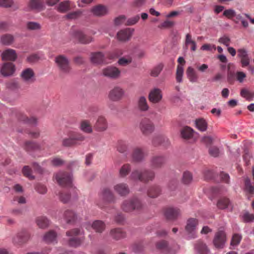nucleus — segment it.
<instances>
[{"label": "nucleus", "instance_id": "1", "mask_svg": "<svg viewBox=\"0 0 254 254\" xmlns=\"http://www.w3.org/2000/svg\"><path fill=\"white\" fill-rule=\"evenodd\" d=\"M143 207L141 201L136 197H133L124 200L121 205L123 211L130 212L133 211L141 210Z\"/></svg>", "mask_w": 254, "mask_h": 254}, {"label": "nucleus", "instance_id": "2", "mask_svg": "<svg viewBox=\"0 0 254 254\" xmlns=\"http://www.w3.org/2000/svg\"><path fill=\"white\" fill-rule=\"evenodd\" d=\"M155 172L151 170L145 169L143 171L135 170L132 172L130 178L132 180H139L147 183L149 181H153L155 178Z\"/></svg>", "mask_w": 254, "mask_h": 254}, {"label": "nucleus", "instance_id": "3", "mask_svg": "<svg viewBox=\"0 0 254 254\" xmlns=\"http://www.w3.org/2000/svg\"><path fill=\"white\" fill-rule=\"evenodd\" d=\"M81 234V230L77 228L67 231L66 232V236L71 237L68 242V245L75 248L79 246L83 242L84 237L78 238L77 236L80 235Z\"/></svg>", "mask_w": 254, "mask_h": 254}, {"label": "nucleus", "instance_id": "4", "mask_svg": "<svg viewBox=\"0 0 254 254\" xmlns=\"http://www.w3.org/2000/svg\"><path fill=\"white\" fill-rule=\"evenodd\" d=\"M85 137L78 132H71L68 134V137L64 138L62 140V145L65 147H71L77 145L78 142H82Z\"/></svg>", "mask_w": 254, "mask_h": 254}, {"label": "nucleus", "instance_id": "5", "mask_svg": "<svg viewBox=\"0 0 254 254\" xmlns=\"http://www.w3.org/2000/svg\"><path fill=\"white\" fill-rule=\"evenodd\" d=\"M100 196L105 202V204L98 203V206L101 209H104L106 203H114L116 201V197L110 189L108 188H103L100 193Z\"/></svg>", "mask_w": 254, "mask_h": 254}, {"label": "nucleus", "instance_id": "6", "mask_svg": "<svg viewBox=\"0 0 254 254\" xmlns=\"http://www.w3.org/2000/svg\"><path fill=\"white\" fill-rule=\"evenodd\" d=\"M55 178L57 183L61 186L66 187H71L72 186V178L70 173L60 172L55 175Z\"/></svg>", "mask_w": 254, "mask_h": 254}, {"label": "nucleus", "instance_id": "7", "mask_svg": "<svg viewBox=\"0 0 254 254\" xmlns=\"http://www.w3.org/2000/svg\"><path fill=\"white\" fill-rule=\"evenodd\" d=\"M71 38L82 44H88L90 43L93 38L84 34L81 30L78 29H71L69 33Z\"/></svg>", "mask_w": 254, "mask_h": 254}, {"label": "nucleus", "instance_id": "8", "mask_svg": "<svg viewBox=\"0 0 254 254\" xmlns=\"http://www.w3.org/2000/svg\"><path fill=\"white\" fill-rule=\"evenodd\" d=\"M31 235L26 229H22L12 238V243L15 245L21 246L26 243L30 239Z\"/></svg>", "mask_w": 254, "mask_h": 254}, {"label": "nucleus", "instance_id": "9", "mask_svg": "<svg viewBox=\"0 0 254 254\" xmlns=\"http://www.w3.org/2000/svg\"><path fill=\"white\" fill-rule=\"evenodd\" d=\"M55 62L60 71L63 73L68 74L70 72L71 67L69 65V62L66 57L59 55L56 57Z\"/></svg>", "mask_w": 254, "mask_h": 254}, {"label": "nucleus", "instance_id": "10", "mask_svg": "<svg viewBox=\"0 0 254 254\" xmlns=\"http://www.w3.org/2000/svg\"><path fill=\"white\" fill-rule=\"evenodd\" d=\"M139 128L143 134L148 135L154 131L155 127L150 119L145 118L140 121Z\"/></svg>", "mask_w": 254, "mask_h": 254}, {"label": "nucleus", "instance_id": "11", "mask_svg": "<svg viewBox=\"0 0 254 254\" xmlns=\"http://www.w3.org/2000/svg\"><path fill=\"white\" fill-rule=\"evenodd\" d=\"M226 241V235L223 230H218L215 234L213 240L214 246L218 249H222L224 247Z\"/></svg>", "mask_w": 254, "mask_h": 254}, {"label": "nucleus", "instance_id": "12", "mask_svg": "<svg viewBox=\"0 0 254 254\" xmlns=\"http://www.w3.org/2000/svg\"><path fill=\"white\" fill-rule=\"evenodd\" d=\"M148 97L151 103L153 104L159 103L163 98L162 91L158 88H154L150 90Z\"/></svg>", "mask_w": 254, "mask_h": 254}, {"label": "nucleus", "instance_id": "13", "mask_svg": "<svg viewBox=\"0 0 254 254\" xmlns=\"http://www.w3.org/2000/svg\"><path fill=\"white\" fill-rule=\"evenodd\" d=\"M124 94L125 91L123 88L119 86H115L110 91L108 97L110 100L117 102L121 100Z\"/></svg>", "mask_w": 254, "mask_h": 254}, {"label": "nucleus", "instance_id": "14", "mask_svg": "<svg viewBox=\"0 0 254 254\" xmlns=\"http://www.w3.org/2000/svg\"><path fill=\"white\" fill-rule=\"evenodd\" d=\"M93 127L96 131L98 132L106 131L108 128V123L106 118L102 116H99Z\"/></svg>", "mask_w": 254, "mask_h": 254}, {"label": "nucleus", "instance_id": "15", "mask_svg": "<svg viewBox=\"0 0 254 254\" xmlns=\"http://www.w3.org/2000/svg\"><path fill=\"white\" fill-rule=\"evenodd\" d=\"M198 223V220L195 218H191L188 220L186 226V231L188 234L190 235V238L195 237V232Z\"/></svg>", "mask_w": 254, "mask_h": 254}, {"label": "nucleus", "instance_id": "16", "mask_svg": "<svg viewBox=\"0 0 254 254\" xmlns=\"http://www.w3.org/2000/svg\"><path fill=\"white\" fill-rule=\"evenodd\" d=\"M166 162V158L162 155L153 156L150 160V166L154 168H161Z\"/></svg>", "mask_w": 254, "mask_h": 254}, {"label": "nucleus", "instance_id": "17", "mask_svg": "<svg viewBox=\"0 0 254 254\" xmlns=\"http://www.w3.org/2000/svg\"><path fill=\"white\" fill-rule=\"evenodd\" d=\"M114 191L121 196H126L129 193V189L128 185L125 183H120L116 184L113 187Z\"/></svg>", "mask_w": 254, "mask_h": 254}, {"label": "nucleus", "instance_id": "18", "mask_svg": "<svg viewBox=\"0 0 254 254\" xmlns=\"http://www.w3.org/2000/svg\"><path fill=\"white\" fill-rule=\"evenodd\" d=\"M146 154L143 149L140 147H136L133 148L131 154V158L135 162H140L144 160Z\"/></svg>", "mask_w": 254, "mask_h": 254}, {"label": "nucleus", "instance_id": "19", "mask_svg": "<svg viewBox=\"0 0 254 254\" xmlns=\"http://www.w3.org/2000/svg\"><path fill=\"white\" fill-rule=\"evenodd\" d=\"M102 73L105 76L111 78H116L119 76L120 71L116 67L109 66L104 68Z\"/></svg>", "mask_w": 254, "mask_h": 254}, {"label": "nucleus", "instance_id": "20", "mask_svg": "<svg viewBox=\"0 0 254 254\" xmlns=\"http://www.w3.org/2000/svg\"><path fill=\"white\" fill-rule=\"evenodd\" d=\"M181 211L177 208L168 207L165 209L164 215L169 220H174L180 215Z\"/></svg>", "mask_w": 254, "mask_h": 254}, {"label": "nucleus", "instance_id": "21", "mask_svg": "<svg viewBox=\"0 0 254 254\" xmlns=\"http://www.w3.org/2000/svg\"><path fill=\"white\" fill-rule=\"evenodd\" d=\"M133 30L130 28H127L119 31L117 34V38L118 40L122 42L128 41L131 38Z\"/></svg>", "mask_w": 254, "mask_h": 254}, {"label": "nucleus", "instance_id": "22", "mask_svg": "<svg viewBox=\"0 0 254 254\" xmlns=\"http://www.w3.org/2000/svg\"><path fill=\"white\" fill-rule=\"evenodd\" d=\"M35 73L33 70L30 68L24 69L21 73L22 79L27 82H33L34 81Z\"/></svg>", "mask_w": 254, "mask_h": 254}, {"label": "nucleus", "instance_id": "23", "mask_svg": "<svg viewBox=\"0 0 254 254\" xmlns=\"http://www.w3.org/2000/svg\"><path fill=\"white\" fill-rule=\"evenodd\" d=\"M91 11L96 16L104 15L109 14L108 8L106 6L101 4L93 6L91 8Z\"/></svg>", "mask_w": 254, "mask_h": 254}, {"label": "nucleus", "instance_id": "24", "mask_svg": "<svg viewBox=\"0 0 254 254\" xmlns=\"http://www.w3.org/2000/svg\"><path fill=\"white\" fill-rule=\"evenodd\" d=\"M90 60L94 64H106L105 55L100 52L92 53L91 54Z\"/></svg>", "mask_w": 254, "mask_h": 254}, {"label": "nucleus", "instance_id": "25", "mask_svg": "<svg viewBox=\"0 0 254 254\" xmlns=\"http://www.w3.org/2000/svg\"><path fill=\"white\" fill-rule=\"evenodd\" d=\"M15 71V66L11 63H4L1 67L0 72L4 76L11 75Z\"/></svg>", "mask_w": 254, "mask_h": 254}, {"label": "nucleus", "instance_id": "26", "mask_svg": "<svg viewBox=\"0 0 254 254\" xmlns=\"http://www.w3.org/2000/svg\"><path fill=\"white\" fill-rule=\"evenodd\" d=\"M16 58L17 54L15 51L13 49H7L2 54V59L3 61H14Z\"/></svg>", "mask_w": 254, "mask_h": 254}, {"label": "nucleus", "instance_id": "27", "mask_svg": "<svg viewBox=\"0 0 254 254\" xmlns=\"http://www.w3.org/2000/svg\"><path fill=\"white\" fill-rule=\"evenodd\" d=\"M186 74L190 82L195 83L198 81V75L195 69L191 66H189L187 68Z\"/></svg>", "mask_w": 254, "mask_h": 254}, {"label": "nucleus", "instance_id": "28", "mask_svg": "<svg viewBox=\"0 0 254 254\" xmlns=\"http://www.w3.org/2000/svg\"><path fill=\"white\" fill-rule=\"evenodd\" d=\"M137 108L141 112H146L149 109V106L145 97L140 96L137 102Z\"/></svg>", "mask_w": 254, "mask_h": 254}, {"label": "nucleus", "instance_id": "29", "mask_svg": "<svg viewBox=\"0 0 254 254\" xmlns=\"http://www.w3.org/2000/svg\"><path fill=\"white\" fill-rule=\"evenodd\" d=\"M110 235L113 239L116 240H119L126 237L125 232L120 228H115L111 230Z\"/></svg>", "mask_w": 254, "mask_h": 254}, {"label": "nucleus", "instance_id": "30", "mask_svg": "<svg viewBox=\"0 0 254 254\" xmlns=\"http://www.w3.org/2000/svg\"><path fill=\"white\" fill-rule=\"evenodd\" d=\"M57 234L53 230H51L47 232L43 237V240L48 244L53 243H57Z\"/></svg>", "mask_w": 254, "mask_h": 254}, {"label": "nucleus", "instance_id": "31", "mask_svg": "<svg viewBox=\"0 0 254 254\" xmlns=\"http://www.w3.org/2000/svg\"><path fill=\"white\" fill-rule=\"evenodd\" d=\"M161 187L159 186L153 185L148 188L147 195L151 198H156L161 194Z\"/></svg>", "mask_w": 254, "mask_h": 254}, {"label": "nucleus", "instance_id": "32", "mask_svg": "<svg viewBox=\"0 0 254 254\" xmlns=\"http://www.w3.org/2000/svg\"><path fill=\"white\" fill-rule=\"evenodd\" d=\"M92 228L96 232L102 233L105 229L106 225L105 223L99 220L93 221L91 224Z\"/></svg>", "mask_w": 254, "mask_h": 254}, {"label": "nucleus", "instance_id": "33", "mask_svg": "<svg viewBox=\"0 0 254 254\" xmlns=\"http://www.w3.org/2000/svg\"><path fill=\"white\" fill-rule=\"evenodd\" d=\"M74 5L69 0H65L59 3L58 10L61 12H65L71 9Z\"/></svg>", "mask_w": 254, "mask_h": 254}, {"label": "nucleus", "instance_id": "34", "mask_svg": "<svg viewBox=\"0 0 254 254\" xmlns=\"http://www.w3.org/2000/svg\"><path fill=\"white\" fill-rule=\"evenodd\" d=\"M152 143L154 146L162 145L167 147L170 145V141L168 138L163 136H159L153 138Z\"/></svg>", "mask_w": 254, "mask_h": 254}, {"label": "nucleus", "instance_id": "35", "mask_svg": "<svg viewBox=\"0 0 254 254\" xmlns=\"http://www.w3.org/2000/svg\"><path fill=\"white\" fill-rule=\"evenodd\" d=\"M23 148L26 151L31 152L40 149V146L37 142L32 141H26L24 144Z\"/></svg>", "mask_w": 254, "mask_h": 254}, {"label": "nucleus", "instance_id": "36", "mask_svg": "<svg viewBox=\"0 0 254 254\" xmlns=\"http://www.w3.org/2000/svg\"><path fill=\"white\" fill-rule=\"evenodd\" d=\"M195 248L200 254H208L210 252L206 245L201 241L197 242Z\"/></svg>", "mask_w": 254, "mask_h": 254}, {"label": "nucleus", "instance_id": "37", "mask_svg": "<svg viewBox=\"0 0 254 254\" xmlns=\"http://www.w3.org/2000/svg\"><path fill=\"white\" fill-rule=\"evenodd\" d=\"M117 149L120 153L124 154L127 156L128 152V144L125 141L119 140L118 142Z\"/></svg>", "mask_w": 254, "mask_h": 254}, {"label": "nucleus", "instance_id": "38", "mask_svg": "<svg viewBox=\"0 0 254 254\" xmlns=\"http://www.w3.org/2000/svg\"><path fill=\"white\" fill-rule=\"evenodd\" d=\"M29 6L32 9L41 11L44 7V3L43 0H31Z\"/></svg>", "mask_w": 254, "mask_h": 254}, {"label": "nucleus", "instance_id": "39", "mask_svg": "<svg viewBox=\"0 0 254 254\" xmlns=\"http://www.w3.org/2000/svg\"><path fill=\"white\" fill-rule=\"evenodd\" d=\"M64 218L67 223L70 224L75 221L76 215L73 211L67 210L64 213Z\"/></svg>", "mask_w": 254, "mask_h": 254}, {"label": "nucleus", "instance_id": "40", "mask_svg": "<svg viewBox=\"0 0 254 254\" xmlns=\"http://www.w3.org/2000/svg\"><path fill=\"white\" fill-rule=\"evenodd\" d=\"M193 129L189 127H185L183 128L181 131V134L182 138L185 139H189L193 136Z\"/></svg>", "mask_w": 254, "mask_h": 254}, {"label": "nucleus", "instance_id": "41", "mask_svg": "<svg viewBox=\"0 0 254 254\" xmlns=\"http://www.w3.org/2000/svg\"><path fill=\"white\" fill-rule=\"evenodd\" d=\"M80 129L85 133H91L93 129L90 122L87 120H83L80 123Z\"/></svg>", "mask_w": 254, "mask_h": 254}, {"label": "nucleus", "instance_id": "42", "mask_svg": "<svg viewBox=\"0 0 254 254\" xmlns=\"http://www.w3.org/2000/svg\"><path fill=\"white\" fill-rule=\"evenodd\" d=\"M207 122L203 118L196 119L195 120L196 127L201 131H205L207 129Z\"/></svg>", "mask_w": 254, "mask_h": 254}, {"label": "nucleus", "instance_id": "43", "mask_svg": "<svg viewBox=\"0 0 254 254\" xmlns=\"http://www.w3.org/2000/svg\"><path fill=\"white\" fill-rule=\"evenodd\" d=\"M36 222L38 227L44 229L49 225V220L44 216H40L37 218Z\"/></svg>", "mask_w": 254, "mask_h": 254}, {"label": "nucleus", "instance_id": "44", "mask_svg": "<svg viewBox=\"0 0 254 254\" xmlns=\"http://www.w3.org/2000/svg\"><path fill=\"white\" fill-rule=\"evenodd\" d=\"M131 171V165L128 164H124L119 170V176L121 178H124L129 174Z\"/></svg>", "mask_w": 254, "mask_h": 254}, {"label": "nucleus", "instance_id": "45", "mask_svg": "<svg viewBox=\"0 0 254 254\" xmlns=\"http://www.w3.org/2000/svg\"><path fill=\"white\" fill-rule=\"evenodd\" d=\"M240 95L248 101H252L254 98V92H251L246 88H243L241 90Z\"/></svg>", "mask_w": 254, "mask_h": 254}, {"label": "nucleus", "instance_id": "46", "mask_svg": "<svg viewBox=\"0 0 254 254\" xmlns=\"http://www.w3.org/2000/svg\"><path fill=\"white\" fill-rule=\"evenodd\" d=\"M124 54V51L121 49H116L112 51L109 52L107 55V57L110 60L116 59Z\"/></svg>", "mask_w": 254, "mask_h": 254}, {"label": "nucleus", "instance_id": "47", "mask_svg": "<svg viewBox=\"0 0 254 254\" xmlns=\"http://www.w3.org/2000/svg\"><path fill=\"white\" fill-rule=\"evenodd\" d=\"M164 64L162 63H159L156 66H155L151 70L150 75L154 77L158 76L161 71L164 68Z\"/></svg>", "mask_w": 254, "mask_h": 254}, {"label": "nucleus", "instance_id": "48", "mask_svg": "<svg viewBox=\"0 0 254 254\" xmlns=\"http://www.w3.org/2000/svg\"><path fill=\"white\" fill-rule=\"evenodd\" d=\"M156 248L163 253H170L167 243L165 241H161L156 244Z\"/></svg>", "mask_w": 254, "mask_h": 254}, {"label": "nucleus", "instance_id": "49", "mask_svg": "<svg viewBox=\"0 0 254 254\" xmlns=\"http://www.w3.org/2000/svg\"><path fill=\"white\" fill-rule=\"evenodd\" d=\"M229 204V199L226 197H222L218 200L217 203V206L218 208L224 209L226 208Z\"/></svg>", "mask_w": 254, "mask_h": 254}, {"label": "nucleus", "instance_id": "50", "mask_svg": "<svg viewBox=\"0 0 254 254\" xmlns=\"http://www.w3.org/2000/svg\"><path fill=\"white\" fill-rule=\"evenodd\" d=\"M13 41V37L10 34H5L1 37V42L5 45H10Z\"/></svg>", "mask_w": 254, "mask_h": 254}, {"label": "nucleus", "instance_id": "51", "mask_svg": "<svg viewBox=\"0 0 254 254\" xmlns=\"http://www.w3.org/2000/svg\"><path fill=\"white\" fill-rule=\"evenodd\" d=\"M184 74V67L181 65H178L176 72V80L178 82L182 81V77Z\"/></svg>", "mask_w": 254, "mask_h": 254}, {"label": "nucleus", "instance_id": "52", "mask_svg": "<svg viewBox=\"0 0 254 254\" xmlns=\"http://www.w3.org/2000/svg\"><path fill=\"white\" fill-rule=\"evenodd\" d=\"M132 62V58L130 56H128L127 57H122L118 61V64L120 65L126 66L128 65Z\"/></svg>", "mask_w": 254, "mask_h": 254}, {"label": "nucleus", "instance_id": "53", "mask_svg": "<svg viewBox=\"0 0 254 254\" xmlns=\"http://www.w3.org/2000/svg\"><path fill=\"white\" fill-rule=\"evenodd\" d=\"M174 25V21L168 19L159 25L158 27L161 29L169 28L172 27Z\"/></svg>", "mask_w": 254, "mask_h": 254}, {"label": "nucleus", "instance_id": "54", "mask_svg": "<svg viewBox=\"0 0 254 254\" xmlns=\"http://www.w3.org/2000/svg\"><path fill=\"white\" fill-rule=\"evenodd\" d=\"M20 120L28 123L32 125H35L37 123V119L34 117H32L31 118H28L25 115H22Z\"/></svg>", "mask_w": 254, "mask_h": 254}, {"label": "nucleus", "instance_id": "55", "mask_svg": "<svg viewBox=\"0 0 254 254\" xmlns=\"http://www.w3.org/2000/svg\"><path fill=\"white\" fill-rule=\"evenodd\" d=\"M192 179V174L188 171L185 172L183 174V182L185 184H190Z\"/></svg>", "mask_w": 254, "mask_h": 254}, {"label": "nucleus", "instance_id": "56", "mask_svg": "<svg viewBox=\"0 0 254 254\" xmlns=\"http://www.w3.org/2000/svg\"><path fill=\"white\" fill-rule=\"evenodd\" d=\"M245 190L250 194L254 193V188L251 184L250 180L249 178H246L245 180Z\"/></svg>", "mask_w": 254, "mask_h": 254}, {"label": "nucleus", "instance_id": "57", "mask_svg": "<svg viewBox=\"0 0 254 254\" xmlns=\"http://www.w3.org/2000/svg\"><path fill=\"white\" fill-rule=\"evenodd\" d=\"M242 237L239 234H234L232 238L231 242V246H238L240 241H241Z\"/></svg>", "mask_w": 254, "mask_h": 254}, {"label": "nucleus", "instance_id": "58", "mask_svg": "<svg viewBox=\"0 0 254 254\" xmlns=\"http://www.w3.org/2000/svg\"><path fill=\"white\" fill-rule=\"evenodd\" d=\"M41 25L39 23L35 22H29L27 23V28L29 30H36L41 28Z\"/></svg>", "mask_w": 254, "mask_h": 254}, {"label": "nucleus", "instance_id": "59", "mask_svg": "<svg viewBox=\"0 0 254 254\" xmlns=\"http://www.w3.org/2000/svg\"><path fill=\"white\" fill-rule=\"evenodd\" d=\"M31 170L27 166H24L22 169V172L24 176L28 178L29 179H34V177L31 174Z\"/></svg>", "mask_w": 254, "mask_h": 254}, {"label": "nucleus", "instance_id": "60", "mask_svg": "<svg viewBox=\"0 0 254 254\" xmlns=\"http://www.w3.org/2000/svg\"><path fill=\"white\" fill-rule=\"evenodd\" d=\"M35 190L41 194H45L47 191L46 186L41 184H38L36 185Z\"/></svg>", "mask_w": 254, "mask_h": 254}, {"label": "nucleus", "instance_id": "61", "mask_svg": "<svg viewBox=\"0 0 254 254\" xmlns=\"http://www.w3.org/2000/svg\"><path fill=\"white\" fill-rule=\"evenodd\" d=\"M139 17H130L127 19L126 18L125 25H132L137 23L139 20Z\"/></svg>", "mask_w": 254, "mask_h": 254}, {"label": "nucleus", "instance_id": "62", "mask_svg": "<svg viewBox=\"0 0 254 254\" xmlns=\"http://www.w3.org/2000/svg\"><path fill=\"white\" fill-rule=\"evenodd\" d=\"M52 164L56 167L61 166L64 163V161L59 157H55L51 160Z\"/></svg>", "mask_w": 254, "mask_h": 254}, {"label": "nucleus", "instance_id": "63", "mask_svg": "<svg viewBox=\"0 0 254 254\" xmlns=\"http://www.w3.org/2000/svg\"><path fill=\"white\" fill-rule=\"evenodd\" d=\"M218 42L228 47L230 43V39L228 36L224 35L219 39Z\"/></svg>", "mask_w": 254, "mask_h": 254}, {"label": "nucleus", "instance_id": "64", "mask_svg": "<svg viewBox=\"0 0 254 254\" xmlns=\"http://www.w3.org/2000/svg\"><path fill=\"white\" fill-rule=\"evenodd\" d=\"M246 77V74L243 71H237L236 73V78L240 83L243 82Z\"/></svg>", "mask_w": 254, "mask_h": 254}]
</instances>
